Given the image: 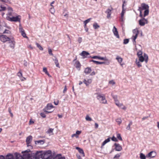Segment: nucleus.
<instances>
[{"instance_id":"nucleus-51","label":"nucleus","mask_w":159,"mask_h":159,"mask_svg":"<svg viewBox=\"0 0 159 159\" xmlns=\"http://www.w3.org/2000/svg\"><path fill=\"white\" fill-rule=\"evenodd\" d=\"M22 35L24 38H27V37L26 36V34L24 31L23 32L21 33Z\"/></svg>"},{"instance_id":"nucleus-9","label":"nucleus","mask_w":159,"mask_h":159,"mask_svg":"<svg viewBox=\"0 0 159 159\" xmlns=\"http://www.w3.org/2000/svg\"><path fill=\"white\" fill-rule=\"evenodd\" d=\"M0 159H15V158L14 157V154L9 153L5 157L2 155H0Z\"/></svg>"},{"instance_id":"nucleus-13","label":"nucleus","mask_w":159,"mask_h":159,"mask_svg":"<svg viewBox=\"0 0 159 159\" xmlns=\"http://www.w3.org/2000/svg\"><path fill=\"white\" fill-rule=\"evenodd\" d=\"M114 145L115 146V149L116 151H120L122 150V147L119 144L115 143Z\"/></svg>"},{"instance_id":"nucleus-25","label":"nucleus","mask_w":159,"mask_h":159,"mask_svg":"<svg viewBox=\"0 0 159 159\" xmlns=\"http://www.w3.org/2000/svg\"><path fill=\"white\" fill-rule=\"evenodd\" d=\"M91 69L90 68L87 67L85 69L84 72L86 74H88L91 71Z\"/></svg>"},{"instance_id":"nucleus-23","label":"nucleus","mask_w":159,"mask_h":159,"mask_svg":"<svg viewBox=\"0 0 159 159\" xmlns=\"http://www.w3.org/2000/svg\"><path fill=\"white\" fill-rule=\"evenodd\" d=\"M53 159H65V157H61V154H59L54 157Z\"/></svg>"},{"instance_id":"nucleus-18","label":"nucleus","mask_w":159,"mask_h":159,"mask_svg":"<svg viewBox=\"0 0 159 159\" xmlns=\"http://www.w3.org/2000/svg\"><path fill=\"white\" fill-rule=\"evenodd\" d=\"M32 139V137L31 135H30L27 138L26 141L28 146L29 144L31 143Z\"/></svg>"},{"instance_id":"nucleus-11","label":"nucleus","mask_w":159,"mask_h":159,"mask_svg":"<svg viewBox=\"0 0 159 159\" xmlns=\"http://www.w3.org/2000/svg\"><path fill=\"white\" fill-rule=\"evenodd\" d=\"M149 7L147 4H145V3H143L141 4V6L139 7L138 10H141V11H143L144 10H147L149 9Z\"/></svg>"},{"instance_id":"nucleus-33","label":"nucleus","mask_w":159,"mask_h":159,"mask_svg":"<svg viewBox=\"0 0 159 159\" xmlns=\"http://www.w3.org/2000/svg\"><path fill=\"white\" fill-rule=\"evenodd\" d=\"M93 28L95 29H98L99 27V26L98 25V24L97 23H95L93 24Z\"/></svg>"},{"instance_id":"nucleus-16","label":"nucleus","mask_w":159,"mask_h":159,"mask_svg":"<svg viewBox=\"0 0 159 159\" xmlns=\"http://www.w3.org/2000/svg\"><path fill=\"white\" fill-rule=\"evenodd\" d=\"M14 157H15V159H23V156L19 153L15 152L14 154Z\"/></svg>"},{"instance_id":"nucleus-22","label":"nucleus","mask_w":159,"mask_h":159,"mask_svg":"<svg viewBox=\"0 0 159 159\" xmlns=\"http://www.w3.org/2000/svg\"><path fill=\"white\" fill-rule=\"evenodd\" d=\"M156 155V153L155 152L153 151H151L148 154V156L151 158H153Z\"/></svg>"},{"instance_id":"nucleus-4","label":"nucleus","mask_w":159,"mask_h":159,"mask_svg":"<svg viewBox=\"0 0 159 159\" xmlns=\"http://www.w3.org/2000/svg\"><path fill=\"white\" fill-rule=\"evenodd\" d=\"M30 151V149H28L23 152V159H33V154H29V152Z\"/></svg>"},{"instance_id":"nucleus-41","label":"nucleus","mask_w":159,"mask_h":159,"mask_svg":"<svg viewBox=\"0 0 159 159\" xmlns=\"http://www.w3.org/2000/svg\"><path fill=\"white\" fill-rule=\"evenodd\" d=\"M136 63L139 67H140L142 66V65L140 63V62L139 61L136 60Z\"/></svg>"},{"instance_id":"nucleus-40","label":"nucleus","mask_w":159,"mask_h":159,"mask_svg":"<svg viewBox=\"0 0 159 159\" xmlns=\"http://www.w3.org/2000/svg\"><path fill=\"white\" fill-rule=\"evenodd\" d=\"M143 54V52L142 51H141V50H139L138 52L137 53V55L138 56V57H139L140 56H142V55Z\"/></svg>"},{"instance_id":"nucleus-14","label":"nucleus","mask_w":159,"mask_h":159,"mask_svg":"<svg viewBox=\"0 0 159 159\" xmlns=\"http://www.w3.org/2000/svg\"><path fill=\"white\" fill-rule=\"evenodd\" d=\"M113 8H111V9L108 8L105 11V13L107 14V18H109L111 17V11L112 10Z\"/></svg>"},{"instance_id":"nucleus-61","label":"nucleus","mask_w":159,"mask_h":159,"mask_svg":"<svg viewBox=\"0 0 159 159\" xmlns=\"http://www.w3.org/2000/svg\"><path fill=\"white\" fill-rule=\"evenodd\" d=\"M54 103L56 105H57L58 104L59 101L58 100H57L56 101H54Z\"/></svg>"},{"instance_id":"nucleus-45","label":"nucleus","mask_w":159,"mask_h":159,"mask_svg":"<svg viewBox=\"0 0 159 159\" xmlns=\"http://www.w3.org/2000/svg\"><path fill=\"white\" fill-rule=\"evenodd\" d=\"M3 34H10L11 33V31L8 30H5V31L3 33Z\"/></svg>"},{"instance_id":"nucleus-8","label":"nucleus","mask_w":159,"mask_h":159,"mask_svg":"<svg viewBox=\"0 0 159 159\" xmlns=\"http://www.w3.org/2000/svg\"><path fill=\"white\" fill-rule=\"evenodd\" d=\"M11 38H9L5 35H0V40L3 43H5L10 40Z\"/></svg>"},{"instance_id":"nucleus-20","label":"nucleus","mask_w":159,"mask_h":159,"mask_svg":"<svg viewBox=\"0 0 159 159\" xmlns=\"http://www.w3.org/2000/svg\"><path fill=\"white\" fill-rule=\"evenodd\" d=\"M89 52L85 51H83L80 54V55L83 57V58L87 57V56L89 55Z\"/></svg>"},{"instance_id":"nucleus-6","label":"nucleus","mask_w":159,"mask_h":159,"mask_svg":"<svg viewBox=\"0 0 159 159\" xmlns=\"http://www.w3.org/2000/svg\"><path fill=\"white\" fill-rule=\"evenodd\" d=\"M42 151H37L35 153H33V159H39L42 158Z\"/></svg>"},{"instance_id":"nucleus-57","label":"nucleus","mask_w":159,"mask_h":159,"mask_svg":"<svg viewBox=\"0 0 159 159\" xmlns=\"http://www.w3.org/2000/svg\"><path fill=\"white\" fill-rule=\"evenodd\" d=\"M80 64L79 62H78L76 64V67L78 68H80Z\"/></svg>"},{"instance_id":"nucleus-37","label":"nucleus","mask_w":159,"mask_h":159,"mask_svg":"<svg viewBox=\"0 0 159 159\" xmlns=\"http://www.w3.org/2000/svg\"><path fill=\"white\" fill-rule=\"evenodd\" d=\"M35 143L36 144H37V143H40L41 144H43L44 143V142L43 140H40L39 141H36L35 142Z\"/></svg>"},{"instance_id":"nucleus-1","label":"nucleus","mask_w":159,"mask_h":159,"mask_svg":"<svg viewBox=\"0 0 159 159\" xmlns=\"http://www.w3.org/2000/svg\"><path fill=\"white\" fill-rule=\"evenodd\" d=\"M8 14L11 17L7 16L6 19L7 20L11 21H18L19 22L20 21V18H19V17H20V16L18 15L15 16L16 13L11 12H9Z\"/></svg>"},{"instance_id":"nucleus-46","label":"nucleus","mask_w":159,"mask_h":159,"mask_svg":"<svg viewBox=\"0 0 159 159\" xmlns=\"http://www.w3.org/2000/svg\"><path fill=\"white\" fill-rule=\"evenodd\" d=\"M129 42V39H125L124 40L123 43L124 44H126Z\"/></svg>"},{"instance_id":"nucleus-49","label":"nucleus","mask_w":159,"mask_h":159,"mask_svg":"<svg viewBox=\"0 0 159 159\" xmlns=\"http://www.w3.org/2000/svg\"><path fill=\"white\" fill-rule=\"evenodd\" d=\"M19 31L21 33L22 32H23L24 31V30L22 28V27L21 26V25H20V28H19Z\"/></svg>"},{"instance_id":"nucleus-2","label":"nucleus","mask_w":159,"mask_h":159,"mask_svg":"<svg viewBox=\"0 0 159 159\" xmlns=\"http://www.w3.org/2000/svg\"><path fill=\"white\" fill-rule=\"evenodd\" d=\"M52 152L50 150L46 151H43L42 159H51L52 156Z\"/></svg>"},{"instance_id":"nucleus-58","label":"nucleus","mask_w":159,"mask_h":159,"mask_svg":"<svg viewBox=\"0 0 159 159\" xmlns=\"http://www.w3.org/2000/svg\"><path fill=\"white\" fill-rule=\"evenodd\" d=\"M48 52L49 54L51 55H53V54L52 52V50L51 49H49Z\"/></svg>"},{"instance_id":"nucleus-56","label":"nucleus","mask_w":159,"mask_h":159,"mask_svg":"<svg viewBox=\"0 0 159 159\" xmlns=\"http://www.w3.org/2000/svg\"><path fill=\"white\" fill-rule=\"evenodd\" d=\"M40 115L43 118H45L46 117L45 114L44 113H41Z\"/></svg>"},{"instance_id":"nucleus-30","label":"nucleus","mask_w":159,"mask_h":159,"mask_svg":"<svg viewBox=\"0 0 159 159\" xmlns=\"http://www.w3.org/2000/svg\"><path fill=\"white\" fill-rule=\"evenodd\" d=\"M125 10L122 9V11L121 14V21H123L124 15L125 12Z\"/></svg>"},{"instance_id":"nucleus-54","label":"nucleus","mask_w":159,"mask_h":159,"mask_svg":"<svg viewBox=\"0 0 159 159\" xmlns=\"http://www.w3.org/2000/svg\"><path fill=\"white\" fill-rule=\"evenodd\" d=\"M140 12V14H139V16L141 18H144L143 17V14H142V11L141 10H139Z\"/></svg>"},{"instance_id":"nucleus-7","label":"nucleus","mask_w":159,"mask_h":159,"mask_svg":"<svg viewBox=\"0 0 159 159\" xmlns=\"http://www.w3.org/2000/svg\"><path fill=\"white\" fill-rule=\"evenodd\" d=\"M139 61L143 62L145 61L146 63L148 62V56L147 54L144 53L143 56H142L139 57Z\"/></svg>"},{"instance_id":"nucleus-35","label":"nucleus","mask_w":159,"mask_h":159,"mask_svg":"<svg viewBox=\"0 0 159 159\" xmlns=\"http://www.w3.org/2000/svg\"><path fill=\"white\" fill-rule=\"evenodd\" d=\"M140 157L141 159H146V157L143 153H140Z\"/></svg>"},{"instance_id":"nucleus-38","label":"nucleus","mask_w":159,"mask_h":159,"mask_svg":"<svg viewBox=\"0 0 159 159\" xmlns=\"http://www.w3.org/2000/svg\"><path fill=\"white\" fill-rule=\"evenodd\" d=\"M36 44L37 45V47L39 48V49L40 50H43V48L42 47V46L38 43H36Z\"/></svg>"},{"instance_id":"nucleus-17","label":"nucleus","mask_w":159,"mask_h":159,"mask_svg":"<svg viewBox=\"0 0 159 159\" xmlns=\"http://www.w3.org/2000/svg\"><path fill=\"white\" fill-rule=\"evenodd\" d=\"M116 105L118 107H120L122 109L125 110L126 109V107L123 105L122 103H120L118 101H116L115 102Z\"/></svg>"},{"instance_id":"nucleus-21","label":"nucleus","mask_w":159,"mask_h":159,"mask_svg":"<svg viewBox=\"0 0 159 159\" xmlns=\"http://www.w3.org/2000/svg\"><path fill=\"white\" fill-rule=\"evenodd\" d=\"M92 82V80L91 79H88L87 80L85 79H84L83 83H84L86 86H88Z\"/></svg>"},{"instance_id":"nucleus-52","label":"nucleus","mask_w":159,"mask_h":159,"mask_svg":"<svg viewBox=\"0 0 159 159\" xmlns=\"http://www.w3.org/2000/svg\"><path fill=\"white\" fill-rule=\"evenodd\" d=\"M8 111L10 114L11 116V117H13V115L12 113L11 112V110L10 108H9V109H8Z\"/></svg>"},{"instance_id":"nucleus-27","label":"nucleus","mask_w":159,"mask_h":159,"mask_svg":"<svg viewBox=\"0 0 159 159\" xmlns=\"http://www.w3.org/2000/svg\"><path fill=\"white\" fill-rule=\"evenodd\" d=\"M110 140V138H109L106 139L102 143V147L104 146L106 143L109 142Z\"/></svg>"},{"instance_id":"nucleus-59","label":"nucleus","mask_w":159,"mask_h":159,"mask_svg":"<svg viewBox=\"0 0 159 159\" xmlns=\"http://www.w3.org/2000/svg\"><path fill=\"white\" fill-rule=\"evenodd\" d=\"M17 75L19 77H21L22 76V73L20 72H19L17 74Z\"/></svg>"},{"instance_id":"nucleus-26","label":"nucleus","mask_w":159,"mask_h":159,"mask_svg":"<svg viewBox=\"0 0 159 159\" xmlns=\"http://www.w3.org/2000/svg\"><path fill=\"white\" fill-rule=\"evenodd\" d=\"M53 60L54 61L56 66L57 67L60 68V66H59V63L58 62V60L55 57V58H53Z\"/></svg>"},{"instance_id":"nucleus-12","label":"nucleus","mask_w":159,"mask_h":159,"mask_svg":"<svg viewBox=\"0 0 159 159\" xmlns=\"http://www.w3.org/2000/svg\"><path fill=\"white\" fill-rule=\"evenodd\" d=\"M8 43H9L10 47L13 49L14 48L16 42L14 38H11L9 41Z\"/></svg>"},{"instance_id":"nucleus-42","label":"nucleus","mask_w":159,"mask_h":159,"mask_svg":"<svg viewBox=\"0 0 159 159\" xmlns=\"http://www.w3.org/2000/svg\"><path fill=\"white\" fill-rule=\"evenodd\" d=\"M116 121L117 123L118 124L120 125L121 123V120L120 119H117L116 120Z\"/></svg>"},{"instance_id":"nucleus-24","label":"nucleus","mask_w":159,"mask_h":159,"mask_svg":"<svg viewBox=\"0 0 159 159\" xmlns=\"http://www.w3.org/2000/svg\"><path fill=\"white\" fill-rule=\"evenodd\" d=\"M76 149L80 153L82 154L83 156H84V154L82 149L78 147H76Z\"/></svg>"},{"instance_id":"nucleus-10","label":"nucleus","mask_w":159,"mask_h":159,"mask_svg":"<svg viewBox=\"0 0 159 159\" xmlns=\"http://www.w3.org/2000/svg\"><path fill=\"white\" fill-rule=\"evenodd\" d=\"M148 20L144 18H141L139 21V24L141 26L144 25L146 24H148Z\"/></svg>"},{"instance_id":"nucleus-19","label":"nucleus","mask_w":159,"mask_h":159,"mask_svg":"<svg viewBox=\"0 0 159 159\" xmlns=\"http://www.w3.org/2000/svg\"><path fill=\"white\" fill-rule=\"evenodd\" d=\"M91 58L93 59H98L103 60L105 61H107V59L106 57H100L98 56H94L91 57Z\"/></svg>"},{"instance_id":"nucleus-63","label":"nucleus","mask_w":159,"mask_h":159,"mask_svg":"<svg viewBox=\"0 0 159 159\" xmlns=\"http://www.w3.org/2000/svg\"><path fill=\"white\" fill-rule=\"evenodd\" d=\"M67 89L66 88V86H65V88H64V90H63V93H65L66 92V91H67Z\"/></svg>"},{"instance_id":"nucleus-48","label":"nucleus","mask_w":159,"mask_h":159,"mask_svg":"<svg viewBox=\"0 0 159 159\" xmlns=\"http://www.w3.org/2000/svg\"><path fill=\"white\" fill-rule=\"evenodd\" d=\"M6 9L5 7H2V6H0V11H5Z\"/></svg>"},{"instance_id":"nucleus-47","label":"nucleus","mask_w":159,"mask_h":159,"mask_svg":"<svg viewBox=\"0 0 159 159\" xmlns=\"http://www.w3.org/2000/svg\"><path fill=\"white\" fill-rule=\"evenodd\" d=\"M91 18H89L84 20V23L87 24L89 22V21H90V20H91Z\"/></svg>"},{"instance_id":"nucleus-39","label":"nucleus","mask_w":159,"mask_h":159,"mask_svg":"<svg viewBox=\"0 0 159 159\" xmlns=\"http://www.w3.org/2000/svg\"><path fill=\"white\" fill-rule=\"evenodd\" d=\"M85 119L86 120L88 121H91L92 120V118L90 117L88 115H87L85 117Z\"/></svg>"},{"instance_id":"nucleus-55","label":"nucleus","mask_w":159,"mask_h":159,"mask_svg":"<svg viewBox=\"0 0 159 159\" xmlns=\"http://www.w3.org/2000/svg\"><path fill=\"white\" fill-rule=\"evenodd\" d=\"M112 97L114 99L115 102H116V101H118L117 100V96H116L113 95L112 96Z\"/></svg>"},{"instance_id":"nucleus-32","label":"nucleus","mask_w":159,"mask_h":159,"mask_svg":"<svg viewBox=\"0 0 159 159\" xmlns=\"http://www.w3.org/2000/svg\"><path fill=\"white\" fill-rule=\"evenodd\" d=\"M53 107V106L51 104H48L47 106V109L50 110Z\"/></svg>"},{"instance_id":"nucleus-44","label":"nucleus","mask_w":159,"mask_h":159,"mask_svg":"<svg viewBox=\"0 0 159 159\" xmlns=\"http://www.w3.org/2000/svg\"><path fill=\"white\" fill-rule=\"evenodd\" d=\"M117 138L120 140L122 141V138L120 134H117Z\"/></svg>"},{"instance_id":"nucleus-62","label":"nucleus","mask_w":159,"mask_h":159,"mask_svg":"<svg viewBox=\"0 0 159 159\" xmlns=\"http://www.w3.org/2000/svg\"><path fill=\"white\" fill-rule=\"evenodd\" d=\"M125 2V1H124L123 2V4H122V9H123V10H125V9L124 8V4Z\"/></svg>"},{"instance_id":"nucleus-29","label":"nucleus","mask_w":159,"mask_h":159,"mask_svg":"<svg viewBox=\"0 0 159 159\" xmlns=\"http://www.w3.org/2000/svg\"><path fill=\"white\" fill-rule=\"evenodd\" d=\"M132 121H130L129 124L126 128V129L128 130H131L130 129V126L132 125Z\"/></svg>"},{"instance_id":"nucleus-50","label":"nucleus","mask_w":159,"mask_h":159,"mask_svg":"<svg viewBox=\"0 0 159 159\" xmlns=\"http://www.w3.org/2000/svg\"><path fill=\"white\" fill-rule=\"evenodd\" d=\"M111 140L112 141L115 142H117L118 141V140L117 138L115 137L114 136L112 137Z\"/></svg>"},{"instance_id":"nucleus-64","label":"nucleus","mask_w":159,"mask_h":159,"mask_svg":"<svg viewBox=\"0 0 159 159\" xmlns=\"http://www.w3.org/2000/svg\"><path fill=\"white\" fill-rule=\"evenodd\" d=\"M81 133V131L77 130L76 132V134L77 135L80 134Z\"/></svg>"},{"instance_id":"nucleus-15","label":"nucleus","mask_w":159,"mask_h":159,"mask_svg":"<svg viewBox=\"0 0 159 159\" xmlns=\"http://www.w3.org/2000/svg\"><path fill=\"white\" fill-rule=\"evenodd\" d=\"M112 31L115 36L116 38H119L120 36L118 34V32L115 26L113 27Z\"/></svg>"},{"instance_id":"nucleus-36","label":"nucleus","mask_w":159,"mask_h":159,"mask_svg":"<svg viewBox=\"0 0 159 159\" xmlns=\"http://www.w3.org/2000/svg\"><path fill=\"white\" fill-rule=\"evenodd\" d=\"M121 155V153H120L119 154H117L115 155V156L113 158L114 159H118L120 157Z\"/></svg>"},{"instance_id":"nucleus-60","label":"nucleus","mask_w":159,"mask_h":159,"mask_svg":"<svg viewBox=\"0 0 159 159\" xmlns=\"http://www.w3.org/2000/svg\"><path fill=\"white\" fill-rule=\"evenodd\" d=\"M78 42L79 43H80L82 41V39L81 37H79L78 39Z\"/></svg>"},{"instance_id":"nucleus-28","label":"nucleus","mask_w":159,"mask_h":159,"mask_svg":"<svg viewBox=\"0 0 159 159\" xmlns=\"http://www.w3.org/2000/svg\"><path fill=\"white\" fill-rule=\"evenodd\" d=\"M90 61L93 62L94 63H95V64H96L97 65L102 64H103L104 63L103 62H99V61H95V60H91Z\"/></svg>"},{"instance_id":"nucleus-53","label":"nucleus","mask_w":159,"mask_h":159,"mask_svg":"<svg viewBox=\"0 0 159 159\" xmlns=\"http://www.w3.org/2000/svg\"><path fill=\"white\" fill-rule=\"evenodd\" d=\"M109 83L110 84L113 85L115 84V82L113 80H111L109 82Z\"/></svg>"},{"instance_id":"nucleus-34","label":"nucleus","mask_w":159,"mask_h":159,"mask_svg":"<svg viewBox=\"0 0 159 159\" xmlns=\"http://www.w3.org/2000/svg\"><path fill=\"white\" fill-rule=\"evenodd\" d=\"M116 59L120 63H121L123 61L121 57H120L119 56H117L116 57Z\"/></svg>"},{"instance_id":"nucleus-43","label":"nucleus","mask_w":159,"mask_h":159,"mask_svg":"<svg viewBox=\"0 0 159 159\" xmlns=\"http://www.w3.org/2000/svg\"><path fill=\"white\" fill-rule=\"evenodd\" d=\"M53 130V129L49 128V129L48 130L47 133H48V134H51L52 133Z\"/></svg>"},{"instance_id":"nucleus-3","label":"nucleus","mask_w":159,"mask_h":159,"mask_svg":"<svg viewBox=\"0 0 159 159\" xmlns=\"http://www.w3.org/2000/svg\"><path fill=\"white\" fill-rule=\"evenodd\" d=\"M97 98L101 103L103 104H107V101L106 99L104 94H103L97 93Z\"/></svg>"},{"instance_id":"nucleus-31","label":"nucleus","mask_w":159,"mask_h":159,"mask_svg":"<svg viewBox=\"0 0 159 159\" xmlns=\"http://www.w3.org/2000/svg\"><path fill=\"white\" fill-rule=\"evenodd\" d=\"M149 9L145 10L144 13L143 17H145L146 16H148L149 14Z\"/></svg>"},{"instance_id":"nucleus-5","label":"nucleus","mask_w":159,"mask_h":159,"mask_svg":"<svg viewBox=\"0 0 159 159\" xmlns=\"http://www.w3.org/2000/svg\"><path fill=\"white\" fill-rule=\"evenodd\" d=\"M133 33L134 35H133L131 37V39L133 40V44L136 45V39L137 38L139 32V30H133Z\"/></svg>"}]
</instances>
